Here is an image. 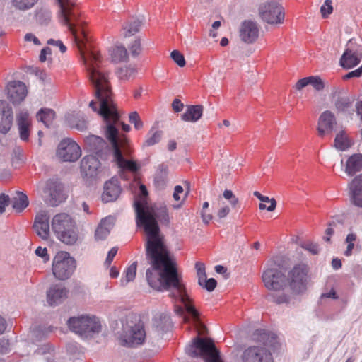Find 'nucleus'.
<instances>
[{
  "label": "nucleus",
  "mask_w": 362,
  "mask_h": 362,
  "mask_svg": "<svg viewBox=\"0 0 362 362\" xmlns=\"http://www.w3.org/2000/svg\"><path fill=\"white\" fill-rule=\"evenodd\" d=\"M78 49L89 80L95 89V97L99 100V105L98 102L92 100L89 107L103 119L105 134L112 144L114 160L118 168L122 170L135 173L139 169V164L136 161L126 160L123 156V153L129 156L131 151L125 136L118 139L119 115L113 100L108 73L100 66V54L96 50H89L84 47Z\"/></svg>",
  "instance_id": "f257e3e1"
},
{
  "label": "nucleus",
  "mask_w": 362,
  "mask_h": 362,
  "mask_svg": "<svg viewBox=\"0 0 362 362\" xmlns=\"http://www.w3.org/2000/svg\"><path fill=\"white\" fill-rule=\"evenodd\" d=\"M146 257L151 267L146 270L148 285L158 291H170V296L179 298L186 311L197 320L199 313L186 293L181 274L178 273L175 258L168 249L167 240L160 228H141Z\"/></svg>",
  "instance_id": "f03ea898"
},
{
  "label": "nucleus",
  "mask_w": 362,
  "mask_h": 362,
  "mask_svg": "<svg viewBox=\"0 0 362 362\" xmlns=\"http://www.w3.org/2000/svg\"><path fill=\"white\" fill-rule=\"evenodd\" d=\"M262 279L265 288L272 291L269 297L276 304H288L291 302L292 296L286 292L287 287L286 276L279 265L271 262L264 270Z\"/></svg>",
  "instance_id": "7ed1b4c3"
},
{
  "label": "nucleus",
  "mask_w": 362,
  "mask_h": 362,
  "mask_svg": "<svg viewBox=\"0 0 362 362\" xmlns=\"http://www.w3.org/2000/svg\"><path fill=\"white\" fill-rule=\"evenodd\" d=\"M57 1L59 6L58 13L59 21L68 27L78 48L83 47L85 45L84 40H86V35L83 29L81 30L82 37L77 33L76 27L80 24L78 19L79 11L75 3L71 0H57Z\"/></svg>",
  "instance_id": "20e7f679"
},
{
  "label": "nucleus",
  "mask_w": 362,
  "mask_h": 362,
  "mask_svg": "<svg viewBox=\"0 0 362 362\" xmlns=\"http://www.w3.org/2000/svg\"><path fill=\"white\" fill-rule=\"evenodd\" d=\"M137 226H158V224L168 225L170 215L165 205L144 209L140 204H136Z\"/></svg>",
  "instance_id": "39448f33"
},
{
  "label": "nucleus",
  "mask_w": 362,
  "mask_h": 362,
  "mask_svg": "<svg viewBox=\"0 0 362 362\" xmlns=\"http://www.w3.org/2000/svg\"><path fill=\"white\" fill-rule=\"evenodd\" d=\"M67 325L70 330L84 338L91 337L100 332L101 329V325L98 319L90 315L70 317Z\"/></svg>",
  "instance_id": "423d86ee"
},
{
  "label": "nucleus",
  "mask_w": 362,
  "mask_h": 362,
  "mask_svg": "<svg viewBox=\"0 0 362 362\" xmlns=\"http://www.w3.org/2000/svg\"><path fill=\"white\" fill-rule=\"evenodd\" d=\"M187 354L191 357H203L205 362H223L219 351L210 339L195 338Z\"/></svg>",
  "instance_id": "0eeeda50"
},
{
  "label": "nucleus",
  "mask_w": 362,
  "mask_h": 362,
  "mask_svg": "<svg viewBox=\"0 0 362 362\" xmlns=\"http://www.w3.org/2000/svg\"><path fill=\"white\" fill-rule=\"evenodd\" d=\"M76 268V261L67 252H58L52 260V274L58 280L69 279L74 273Z\"/></svg>",
  "instance_id": "6e6552de"
},
{
  "label": "nucleus",
  "mask_w": 362,
  "mask_h": 362,
  "mask_svg": "<svg viewBox=\"0 0 362 362\" xmlns=\"http://www.w3.org/2000/svg\"><path fill=\"white\" fill-rule=\"evenodd\" d=\"M258 13L262 21L268 24L278 25L284 22V8L277 1H269L261 4Z\"/></svg>",
  "instance_id": "1a4fd4ad"
},
{
  "label": "nucleus",
  "mask_w": 362,
  "mask_h": 362,
  "mask_svg": "<svg viewBox=\"0 0 362 362\" xmlns=\"http://www.w3.org/2000/svg\"><path fill=\"white\" fill-rule=\"evenodd\" d=\"M309 269L305 264H299L293 267L288 274L289 286L295 295L303 293L307 289Z\"/></svg>",
  "instance_id": "9d476101"
},
{
  "label": "nucleus",
  "mask_w": 362,
  "mask_h": 362,
  "mask_svg": "<svg viewBox=\"0 0 362 362\" xmlns=\"http://www.w3.org/2000/svg\"><path fill=\"white\" fill-rule=\"evenodd\" d=\"M123 341L129 346H135L143 344L146 332L143 325L127 322L123 326Z\"/></svg>",
  "instance_id": "9b49d317"
},
{
  "label": "nucleus",
  "mask_w": 362,
  "mask_h": 362,
  "mask_svg": "<svg viewBox=\"0 0 362 362\" xmlns=\"http://www.w3.org/2000/svg\"><path fill=\"white\" fill-rule=\"evenodd\" d=\"M56 155L64 162H75L81 156L80 146L71 139H63L58 145Z\"/></svg>",
  "instance_id": "f8f14e48"
},
{
  "label": "nucleus",
  "mask_w": 362,
  "mask_h": 362,
  "mask_svg": "<svg viewBox=\"0 0 362 362\" xmlns=\"http://www.w3.org/2000/svg\"><path fill=\"white\" fill-rule=\"evenodd\" d=\"M241 358L243 362H273L271 353L265 347L259 346L245 349Z\"/></svg>",
  "instance_id": "ddd939ff"
},
{
  "label": "nucleus",
  "mask_w": 362,
  "mask_h": 362,
  "mask_svg": "<svg viewBox=\"0 0 362 362\" xmlns=\"http://www.w3.org/2000/svg\"><path fill=\"white\" fill-rule=\"evenodd\" d=\"M6 91L8 100L14 105L23 102L28 94L26 86L20 81H10L6 86Z\"/></svg>",
  "instance_id": "4468645a"
},
{
  "label": "nucleus",
  "mask_w": 362,
  "mask_h": 362,
  "mask_svg": "<svg viewBox=\"0 0 362 362\" xmlns=\"http://www.w3.org/2000/svg\"><path fill=\"white\" fill-rule=\"evenodd\" d=\"M259 28L257 23L250 20L244 21L240 28L239 36L247 44L254 43L258 38Z\"/></svg>",
  "instance_id": "2eb2a0df"
},
{
  "label": "nucleus",
  "mask_w": 362,
  "mask_h": 362,
  "mask_svg": "<svg viewBox=\"0 0 362 362\" xmlns=\"http://www.w3.org/2000/svg\"><path fill=\"white\" fill-rule=\"evenodd\" d=\"M337 124L334 115L329 110L323 112L317 122V134L321 138L330 134Z\"/></svg>",
  "instance_id": "dca6fc26"
},
{
  "label": "nucleus",
  "mask_w": 362,
  "mask_h": 362,
  "mask_svg": "<svg viewBox=\"0 0 362 362\" xmlns=\"http://www.w3.org/2000/svg\"><path fill=\"white\" fill-rule=\"evenodd\" d=\"M81 170L88 177H97L102 172L100 160L93 156H86L81 160Z\"/></svg>",
  "instance_id": "f3484780"
},
{
  "label": "nucleus",
  "mask_w": 362,
  "mask_h": 362,
  "mask_svg": "<svg viewBox=\"0 0 362 362\" xmlns=\"http://www.w3.org/2000/svg\"><path fill=\"white\" fill-rule=\"evenodd\" d=\"M13 120L12 107L4 100H0V132L6 134L11 129Z\"/></svg>",
  "instance_id": "a211bd4d"
},
{
  "label": "nucleus",
  "mask_w": 362,
  "mask_h": 362,
  "mask_svg": "<svg viewBox=\"0 0 362 362\" xmlns=\"http://www.w3.org/2000/svg\"><path fill=\"white\" fill-rule=\"evenodd\" d=\"M16 122L20 139L23 141H28L31 127V119L28 111H20L16 115Z\"/></svg>",
  "instance_id": "6ab92c4d"
},
{
  "label": "nucleus",
  "mask_w": 362,
  "mask_h": 362,
  "mask_svg": "<svg viewBox=\"0 0 362 362\" xmlns=\"http://www.w3.org/2000/svg\"><path fill=\"white\" fill-rule=\"evenodd\" d=\"M351 202L362 207V174L356 176L348 185Z\"/></svg>",
  "instance_id": "aec40b11"
},
{
  "label": "nucleus",
  "mask_w": 362,
  "mask_h": 362,
  "mask_svg": "<svg viewBox=\"0 0 362 362\" xmlns=\"http://www.w3.org/2000/svg\"><path fill=\"white\" fill-rule=\"evenodd\" d=\"M45 192L49 194L54 203H60L65 199L64 187L57 178L47 181Z\"/></svg>",
  "instance_id": "412c9836"
},
{
  "label": "nucleus",
  "mask_w": 362,
  "mask_h": 362,
  "mask_svg": "<svg viewBox=\"0 0 362 362\" xmlns=\"http://www.w3.org/2000/svg\"><path fill=\"white\" fill-rule=\"evenodd\" d=\"M121 192L119 180L117 178H112L104 185V191L102 194L103 202H110L116 200Z\"/></svg>",
  "instance_id": "4be33fe9"
},
{
  "label": "nucleus",
  "mask_w": 362,
  "mask_h": 362,
  "mask_svg": "<svg viewBox=\"0 0 362 362\" xmlns=\"http://www.w3.org/2000/svg\"><path fill=\"white\" fill-rule=\"evenodd\" d=\"M351 43V40H350L347 45L348 47L340 59L341 66L347 69L356 66L361 62L360 54L358 49L354 50L349 47Z\"/></svg>",
  "instance_id": "5701e85b"
},
{
  "label": "nucleus",
  "mask_w": 362,
  "mask_h": 362,
  "mask_svg": "<svg viewBox=\"0 0 362 362\" xmlns=\"http://www.w3.org/2000/svg\"><path fill=\"white\" fill-rule=\"evenodd\" d=\"M57 238L64 244L74 245L78 238V232L74 228H52Z\"/></svg>",
  "instance_id": "b1692460"
},
{
  "label": "nucleus",
  "mask_w": 362,
  "mask_h": 362,
  "mask_svg": "<svg viewBox=\"0 0 362 362\" xmlns=\"http://www.w3.org/2000/svg\"><path fill=\"white\" fill-rule=\"evenodd\" d=\"M67 294L68 290L64 286L54 285L47 291V301L50 305L58 304L67 298Z\"/></svg>",
  "instance_id": "393cba45"
},
{
  "label": "nucleus",
  "mask_w": 362,
  "mask_h": 362,
  "mask_svg": "<svg viewBox=\"0 0 362 362\" xmlns=\"http://www.w3.org/2000/svg\"><path fill=\"white\" fill-rule=\"evenodd\" d=\"M345 173L353 176L362 170V154L355 153L349 157L345 165Z\"/></svg>",
  "instance_id": "a878e982"
},
{
  "label": "nucleus",
  "mask_w": 362,
  "mask_h": 362,
  "mask_svg": "<svg viewBox=\"0 0 362 362\" xmlns=\"http://www.w3.org/2000/svg\"><path fill=\"white\" fill-rule=\"evenodd\" d=\"M308 85L312 86L318 91L323 90L325 88V83L320 76H312L298 80L295 85V88L296 90H301Z\"/></svg>",
  "instance_id": "bb28decb"
},
{
  "label": "nucleus",
  "mask_w": 362,
  "mask_h": 362,
  "mask_svg": "<svg viewBox=\"0 0 362 362\" xmlns=\"http://www.w3.org/2000/svg\"><path fill=\"white\" fill-rule=\"evenodd\" d=\"M203 106L200 105L188 106L181 118L185 122H196L203 115Z\"/></svg>",
  "instance_id": "cd10ccee"
},
{
  "label": "nucleus",
  "mask_w": 362,
  "mask_h": 362,
  "mask_svg": "<svg viewBox=\"0 0 362 362\" xmlns=\"http://www.w3.org/2000/svg\"><path fill=\"white\" fill-rule=\"evenodd\" d=\"M12 208L17 213L22 212L29 204L27 195L21 192H16V195L11 199Z\"/></svg>",
  "instance_id": "c85d7f7f"
},
{
  "label": "nucleus",
  "mask_w": 362,
  "mask_h": 362,
  "mask_svg": "<svg viewBox=\"0 0 362 362\" xmlns=\"http://www.w3.org/2000/svg\"><path fill=\"white\" fill-rule=\"evenodd\" d=\"M75 223L74 218L65 212L56 214L52 219V226H73Z\"/></svg>",
  "instance_id": "c756f323"
},
{
  "label": "nucleus",
  "mask_w": 362,
  "mask_h": 362,
  "mask_svg": "<svg viewBox=\"0 0 362 362\" xmlns=\"http://www.w3.org/2000/svg\"><path fill=\"white\" fill-rule=\"evenodd\" d=\"M352 142L344 130H341L337 134L334 141V146L339 151H346L350 148Z\"/></svg>",
  "instance_id": "7c9ffc66"
},
{
  "label": "nucleus",
  "mask_w": 362,
  "mask_h": 362,
  "mask_svg": "<svg viewBox=\"0 0 362 362\" xmlns=\"http://www.w3.org/2000/svg\"><path fill=\"white\" fill-rule=\"evenodd\" d=\"M255 197H256L261 203L259 204V209L260 210H267L268 211H273L276 207V201L274 198H269L267 196L262 195L258 191L253 192Z\"/></svg>",
  "instance_id": "2f4dec72"
},
{
  "label": "nucleus",
  "mask_w": 362,
  "mask_h": 362,
  "mask_svg": "<svg viewBox=\"0 0 362 362\" xmlns=\"http://www.w3.org/2000/svg\"><path fill=\"white\" fill-rule=\"evenodd\" d=\"M84 141L89 149L95 153L100 151L105 145L103 138L93 134L86 136Z\"/></svg>",
  "instance_id": "473e14b6"
},
{
  "label": "nucleus",
  "mask_w": 362,
  "mask_h": 362,
  "mask_svg": "<svg viewBox=\"0 0 362 362\" xmlns=\"http://www.w3.org/2000/svg\"><path fill=\"white\" fill-rule=\"evenodd\" d=\"M171 325V319L168 315L161 314L154 319V325L158 334L167 332Z\"/></svg>",
  "instance_id": "72a5a7b5"
},
{
  "label": "nucleus",
  "mask_w": 362,
  "mask_h": 362,
  "mask_svg": "<svg viewBox=\"0 0 362 362\" xmlns=\"http://www.w3.org/2000/svg\"><path fill=\"white\" fill-rule=\"evenodd\" d=\"M112 61L115 63L126 62L128 59V53L124 46H116L110 50Z\"/></svg>",
  "instance_id": "f704fd0d"
},
{
  "label": "nucleus",
  "mask_w": 362,
  "mask_h": 362,
  "mask_svg": "<svg viewBox=\"0 0 362 362\" xmlns=\"http://www.w3.org/2000/svg\"><path fill=\"white\" fill-rule=\"evenodd\" d=\"M23 163L24 156L23 149L19 146H16L13 149L10 163H7L8 168H10L9 165H11L15 169L20 168Z\"/></svg>",
  "instance_id": "c9c22d12"
},
{
  "label": "nucleus",
  "mask_w": 362,
  "mask_h": 362,
  "mask_svg": "<svg viewBox=\"0 0 362 362\" xmlns=\"http://www.w3.org/2000/svg\"><path fill=\"white\" fill-rule=\"evenodd\" d=\"M55 117V112L51 109H41L37 115V118L42 122L47 127H49Z\"/></svg>",
  "instance_id": "e433bc0d"
},
{
  "label": "nucleus",
  "mask_w": 362,
  "mask_h": 362,
  "mask_svg": "<svg viewBox=\"0 0 362 362\" xmlns=\"http://www.w3.org/2000/svg\"><path fill=\"white\" fill-rule=\"evenodd\" d=\"M354 99L349 97H340L335 102V107L338 112H345L352 107Z\"/></svg>",
  "instance_id": "4c0bfd02"
},
{
  "label": "nucleus",
  "mask_w": 362,
  "mask_h": 362,
  "mask_svg": "<svg viewBox=\"0 0 362 362\" xmlns=\"http://www.w3.org/2000/svg\"><path fill=\"white\" fill-rule=\"evenodd\" d=\"M49 215L48 211L41 210L35 216L33 226H49Z\"/></svg>",
  "instance_id": "58836bf2"
},
{
  "label": "nucleus",
  "mask_w": 362,
  "mask_h": 362,
  "mask_svg": "<svg viewBox=\"0 0 362 362\" xmlns=\"http://www.w3.org/2000/svg\"><path fill=\"white\" fill-rule=\"evenodd\" d=\"M141 25V21L138 20H134L133 21L127 23L123 28L125 31L124 36H131L138 33L139 31Z\"/></svg>",
  "instance_id": "ea45409f"
},
{
  "label": "nucleus",
  "mask_w": 362,
  "mask_h": 362,
  "mask_svg": "<svg viewBox=\"0 0 362 362\" xmlns=\"http://www.w3.org/2000/svg\"><path fill=\"white\" fill-rule=\"evenodd\" d=\"M136 69L134 66H124L118 69L117 74L118 77L122 80H129L134 77L136 73Z\"/></svg>",
  "instance_id": "a19ab883"
},
{
  "label": "nucleus",
  "mask_w": 362,
  "mask_h": 362,
  "mask_svg": "<svg viewBox=\"0 0 362 362\" xmlns=\"http://www.w3.org/2000/svg\"><path fill=\"white\" fill-rule=\"evenodd\" d=\"M137 262H133L125 271V279L121 280V284L125 286L127 283L132 281L136 274Z\"/></svg>",
  "instance_id": "79ce46f5"
},
{
  "label": "nucleus",
  "mask_w": 362,
  "mask_h": 362,
  "mask_svg": "<svg viewBox=\"0 0 362 362\" xmlns=\"http://www.w3.org/2000/svg\"><path fill=\"white\" fill-rule=\"evenodd\" d=\"M37 0H12L13 6L17 9L25 11L32 8Z\"/></svg>",
  "instance_id": "37998d69"
},
{
  "label": "nucleus",
  "mask_w": 362,
  "mask_h": 362,
  "mask_svg": "<svg viewBox=\"0 0 362 362\" xmlns=\"http://www.w3.org/2000/svg\"><path fill=\"white\" fill-rule=\"evenodd\" d=\"M183 192V187L181 185H176L175 187L173 197V199L177 202L178 203L177 204H173L172 206L173 209H180L182 206L185 201V198L182 199L180 197V194H182Z\"/></svg>",
  "instance_id": "c03bdc74"
},
{
  "label": "nucleus",
  "mask_w": 362,
  "mask_h": 362,
  "mask_svg": "<svg viewBox=\"0 0 362 362\" xmlns=\"http://www.w3.org/2000/svg\"><path fill=\"white\" fill-rule=\"evenodd\" d=\"M252 337L254 341L262 343L264 345H267L269 340V334L263 329H257L253 333Z\"/></svg>",
  "instance_id": "a18cd8bd"
},
{
  "label": "nucleus",
  "mask_w": 362,
  "mask_h": 362,
  "mask_svg": "<svg viewBox=\"0 0 362 362\" xmlns=\"http://www.w3.org/2000/svg\"><path fill=\"white\" fill-rule=\"evenodd\" d=\"M69 125L80 132H85L88 129V122L83 118H78L74 122L69 121Z\"/></svg>",
  "instance_id": "49530a36"
},
{
  "label": "nucleus",
  "mask_w": 362,
  "mask_h": 362,
  "mask_svg": "<svg viewBox=\"0 0 362 362\" xmlns=\"http://www.w3.org/2000/svg\"><path fill=\"white\" fill-rule=\"evenodd\" d=\"M161 138V132L156 131L151 136L146 138L143 146H151L159 142Z\"/></svg>",
  "instance_id": "de8ad7c7"
},
{
  "label": "nucleus",
  "mask_w": 362,
  "mask_h": 362,
  "mask_svg": "<svg viewBox=\"0 0 362 362\" xmlns=\"http://www.w3.org/2000/svg\"><path fill=\"white\" fill-rule=\"evenodd\" d=\"M129 122L134 124L136 129L139 130L143 127V122L141 121L137 112L134 111L129 115Z\"/></svg>",
  "instance_id": "09e8293b"
},
{
  "label": "nucleus",
  "mask_w": 362,
  "mask_h": 362,
  "mask_svg": "<svg viewBox=\"0 0 362 362\" xmlns=\"http://www.w3.org/2000/svg\"><path fill=\"white\" fill-rule=\"evenodd\" d=\"M172 59L180 66L183 67L185 66L186 62L184 55L178 50H173L170 53Z\"/></svg>",
  "instance_id": "8fccbe9b"
},
{
  "label": "nucleus",
  "mask_w": 362,
  "mask_h": 362,
  "mask_svg": "<svg viewBox=\"0 0 362 362\" xmlns=\"http://www.w3.org/2000/svg\"><path fill=\"white\" fill-rule=\"evenodd\" d=\"M11 175V168H8L7 162L4 160H0V177L7 179Z\"/></svg>",
  "instance_id": "3c124183"
},
{
  "label": "nucleus",
  "mask_w": 362,
  "mask_h": 362,
  "mask_svg": "<svg viewBox=\"0 0 362 362\" xmlns=\"http://www.w3.org/2000/svg\"><path fill=\"white\" fill-rule=\"evenodd\" d=\"M129 48L132 56L136 57L139 55L142 50L140 39H135L129 45Z\"/></svg>",
  "instance_id": "603ef678"
},
{
  "label": "nucleus",
  "mask_w": 362,
  "mask_h": 362,
  "mask_svg": "<svg viewBox=\"0 0 362 362\" xmlns=\"http://www.w3.org/2000/svg\"><path fill=\"white\" fill-rule=\"evenodd\" d=\"M332 2L331 0H325L324 4L320 8V12L322 16L325 18L333 11V7L332 5Z\"/></svg>",
  "instance_id": "864d4df0"
},
{
  "label": "nucleus",
  "mask_w": 362,
  "mask_h": 362,
  "mask_svg": "<svg viewBox=\"0 0 362 362\" xmlns=\"http://www.w3.org/2000/svg\"><path fill=\"white\" fill-rule=\"evenodd\" d=\"M11 199L8 195L4 193L0 194V215L5 212L6 207L9 205Z\"/></svg>",
  "instance_id": "5fc2aeb1"
},
{
  "label": "nucleus",
  "mask_w": 362,
  "mask_h": 362,
  "mask_svg": "<svg viewBox=\"0 0 362 362\" xmlns=\"http://www.w3.org/2000/svg\"><path fill=\"white\" fill-rule=\"evenodd\" d=\"M110 234L108 228H97L95 232L96 240H105Z\"/></svg>",
  "instance_id": "6e6d98bb"
},
{
  "label": "nucleus",
  "mask_w": 362,
  "mask_h": 362,
  "mask_svg": "<svg viewBox=\"0 0 362 362\" xmlns=\"http://www.w3.org/2000/svg\"><path fill=\"white\" fill-rule=\"evenodd\" d=\"M35 233L42 239L47 240L50 238L49 228H34Z\"/></svg>",
  "instance_id": "4d7b16f0"
},
{
  "label": "nucleus",
  "mask_w": 362,
  "mask_h": 362,
  "mask_svg": "<svg viewBox=\"0 0 362 362\" xmlns=\"http://www.w3.org/2000/svg\"><path fill=\"white\" fill-rule=\"evenodd\" d=\"M302 247L308 250L313 255H317L319 252V248L317 244L313 242L307 241L303 243Z\"/></svg>",
  "instance_id": "13d9d810"
},
{
  "label": "nucleus",
  "mask_w": 362,
  "mask_h": 362,
  "mask_svg": "<svg viewBox=\"0 0 362 362\" xmlns=\"http://www.w3.org/2000/svg\"><path fill=\"white\" fill-rule=\"evenodd\" d=\"M116 223V217L112 215L106 216L102 219L98 226H110Z\"/></svg>",
  "instance_id": "bf43d9fd"
},
{
  "label": "nucleus",
  "mask_w": 362,
  "mask_h": 362,
  "mask_svg": "<svg viewBox=\"0 0 362 362\" xmlns=\"http://www.w3.org/2000/svg\"><path fill=\"white\" fill-rule=\"evenodd\" d=\"M216 285V281L214 278H211L207 279L202 287L211 292L215 289Z\"/></svg>",
  "instance_id": "052dcab7"
},
{
  "label": "nucleus",
  "mask_w": 362,
  "mask_h": 362,
  "mask_svg": "<svg viewBox=\"0 0 362 362\" xmlns=\"http://www.w3.org/2000/svg\"><path fill=\"white\" fill-rule=\"evenodd\" d=\"M35 254L37 256L42 257L45 262L49 260V255L47 254V250L46 247H38L35 250Z\"/></svg>",
  "instance_id": "680f3d73"
},
{
  "label": "nucleus",
  "mask_w": 362,
  "mask_h": 362,
  "mask_svg": "<svg viewBox=\"0 0 362 362\" xmlns=\"http://www.w3.org/2000/svg\"><path fill=\"white\" fill-rule=\"evenodd\" d=\"M117 252V247H112L108 252L107 257L105 259V264L106 267H110L114 257Z\"/></svg>",
  "instance_id": "e2e57ef3"
},
{
  "label": "nucleus",
  "mask_w": 362,
  "mask_h": 362,
  "mask_svg": "<svg viewBox=\"0 0 362 362\" xmlns=\"http://www.w3.org/2000/svg\"><path fill=\"white\" fill-rule=\"evenodd\" d=\"M362 75V66L358 68L357 69L349 72L347 74L344 75L343 78L344 80H347L354 77H360Z\"/></svg>",
  "instance_id": "0e129e2a"
},
{
  "label": "nucleus",
  "mask_w": 362,
  "mask_h": 362,
  "mask_svg": "<svg viewBox=\"0 0 362 362\" xmlns=\"http://www.w3.org/2000/svg\"><path fill=\"white\" fill-rule=\"evenodd\" d=\"M52 54V49L46 47L43 48L40 54L39 59L41 62H45L47 59V56H50Z\"/></svg>",
  "instance_id": "69168bd1"
},
{
  "label": "nucleus",
  "mask_w": 362,
  "mask_h": 362,
  "mask_svg": "<svg viewBox=\"0 0 362 362\" xmlns=\"http://www.w3.org/2000/svg\"><path fill=\"white\" fill-rule=\"evenodd\" d=\"M184 107L183 103L180 99H175L172 103V107L175 112H180L182 110Z\"/></svg>",
  "instance_id": "338daca9"
},
{
  "label": "nucleus",
  "mask_w": 362,
  "mask_h": 362,
  "mask_svg": "<svg viewBox=\"0 0 362 362\" xmlns=\"http://www.w3.org/2000/svg\"><path fill=\"white\" fill-rule=\"evenodd\" d=\"M24 40L26 42H33L35 45H40L41 44L39 39L33 33H27L24 37Z\"/></svg>",
  "instance_id": "774afa93"
}]
</instances>
